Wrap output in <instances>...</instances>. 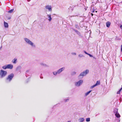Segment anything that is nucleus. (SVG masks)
<instances>
[{
	"instance_id": "f257e3e1",
	"label": "nucleus",
	"mask_w": 122,
	"mask_h": 122,
	"mask_svg": "<svg viewBox=\"0 0 122 122\" xmlns=\"http://www.w3.org/2000/svg\"><path fill=\"white\" fill-rule=\"evenodd\" d=\"M24 40L26 43L28 45L31 46L32 48H35L36 46L29 39L27 38H24Z\"/></svg>"
},
{
	"instance_id": "f03ea898",
	"label": "nucleus",
	"mask_w": 122,
	"mask_h": 122,
	"mask_svg": "<svg viewBox=\"0 0 122 122\" xmlns=\"http://www.w3.org/2000/svg\"><path fill=\"white\" fill-rule=\"evenodd\" d=\"M89 70H86L85 71L80 73L78 76V78L80 79L82 78L84 76H85L87 74L89 73Z\"/></svg>"
},
{
	"instance_id": "7ed1b4c3",
	"label": "nucleus",
	"mask_w": 122,
	"mask_h": 122,
	"mask_svg": "<svg viewBox=\"0 0 122 122\" xmlns=\"http://www.w3.org/2000/svg\"><path fill=\"white\" fill-rule=\"evenodd\" d=\"M14 76V74L11 73L8 75L6 78V81L7 82H9L12 80Z\"/></svg>"
},
{
	"instance_id": "20e7f679",
	"label": "nucleus",
	"mask_w": 122,
	"mask_h": 122,
	"mask_svg": "<svg viewBox=\"0 0 122 122\" xmlns=\"http://www.w3.org/2000/svg\"><path fill=\"white\" fill-rule=\"evenodd\" d=\"M7 72L6 71L1 70L0 71V78H3L6 76Z\"/></svg>"
},
{
	"instance_id": "39448f33",
	"label": "nucleus",
	"mask_w": 122,
	"mask_h": 122,
	"mask_svg": "<svg viewBox=\"0 0 122 122\" xmlns=\"http://www.w3.org/2000/svg\"><path fill=\"white\" fill-rule=\"evenodd\" d=\"M83 82V80H80L77 82H76L75 85L76 86H79L82 84Z\"/></svg>"
},
{
	"instance_id": "423d86ee",
	"label": "nucleus",
	"mask_w": 122,
	"mask_h": 122,
	"mask_svg": "<svg viewBox=\"0 0 122 122\" xmlns=\"http://www.w3.org/2000/svg\"><path fill=\"white\" fill-rule=\"evenodd\" d=\"M45 8L46 9L48 10L49 11H52L51 7L50 5H47L46 6Z\"/></svg>"
},
{
	"instance_id": "0eeeda50",
	"label": "nucleus",
	"mask_w": 122,
	"mask_h": 122,
	"mask_svg": "<svg viewBox=\"0 0 122 122\" xmlns=\"http://www.w3.org/2000/svg\"><path fill=\"white\" fill-rule=\"evenodd\" d=\"M65 68L64 67H62L57 70V71L58 73V74H59L61 73L62 71L64 70Z\"/></svg>"
},
{
	"instance_id": "6e6552de",
	"label": "nucleus",
	"mask_w": 122,
	"mask_h": 122,
	"mask_svg": "<svg viewBox=\"0 0 122 122\" xmlns=\"http://www.w3.org/2000/svg\"><path fill=\"white\" fill-rule=\"evenodd\" d=\"M7 69H11L13 68V66L12 64H9L7 65Z\"/></svg>"
},
{
	"instance_id": "1a4fd4ad",
	"label": "nucleus",
	"mask_w": 122,
	"mask_h": 122,
	"mask_svg": "<svg viewBox=\"0 0 122 122\" xmlns=\"http://www.w3.org/2000/svg\"><path fill=\"white\" fill-rule=\"evenodd\" d=\"M47 16L48 18V20L50 22L52 20V18L51 17V15L50 14H47Z\"/></svg>"
},
{
	"instance_id": "9d476101",
	"label": "nucleus",
	"mask_w": 122,
	"mask_h": 122,
	"mask_svg": "<svg viewBox=\"0 0 122 122\" xmlns=\"http://www.w3.org/2000/svg\"><path fill=\"white\" fill-rule=\"evenodd\" d=\"M73 30L79 36H81V34L80 32H79L78 30H76L74 29H73Z\"/></svg>"
},
{
	"instance_id": "9b49d317",
	"label": "nucleus",
	"mask_w": 122,
	"mask_h": 122,
	"mask_svg": "<svg viewBox=\"0 0 122 122\" xmlns=\"http://www.w3.org/2000/svg\"><path fill=\"white\" fill-rule=\"evenodd\" d=\"M17 59L16 58H15L12 61V62L14 64H16L17 62Z\"/></svg>"
},
{
	"instance_id": "f8f14e48",
	"label": "nucleus",
	"mask_w": 122,
	"mask_h": 122,
	"mask_svg": "<svg viewBox=\"0 0 122 122\" xmlns=\"http://www.w3.org/2000/svg\"><path fill=\"white\" fill-rule=\"evenodd\" d=\"M21 69V67L20 66H18L16 68V70L17 71H19L20 72V70Z\"/></svg>"
},
{
	"instance_id": "ddd939ff",
	"label": "nucleus",
	"mask_w": 122,
	"mask_h": 122,
	"mask_svg": "<svg viewBox=\"0 0 122 122\" xmlns=\"http://www.w3.org/2000/svg\"><path fill=\"white\" fill-rule=\"evenodd\" d=\"M40 64L42 66H43L44 67H47L48 66L46 64L43 63H40Z\"/></svg>"
},
{
	"instance_id": "4468645a",
	"label": "nucleus",
	"mask_w": 122,
	"mask_h": 122,
	"mask_svg": "<svg viewBox=\"0 0 122 122\" xmlns=\"http://www.w3.org/2000/svg\"><path fill=\"white\" fill-rule=\"evenodd\" d=\"M111 24V23L109 22H108L106 23V26L107 27H109Z\"/></svg>"
},
{
	"instance_id": "2eb2a0df",
	"label": "nucleus",
	"mask_w": 122,
	"mask_h": 122,
	"mask_svg": "<svg viewBox=\"0 0 122 122\" xmlns=\"http://www.w3.org/2000/svg\"><path fill=\"white\" fill-rule=\"evenodd\" d=\"M115 115L116 116L117 118L120 117V115L119 113L118 112L117 113L115 114Z\"/></svg>"
},
{
	"instance_id": "dca6fc26",
	"label": "nucleus",
	"mask_w": 122,
	"mask_h": 122,
	"mask_svg": "<svg viewBox=\"0 0 122 122\" xmlns=\"http://www.w3.org/2000/svg\"><path fill=\"white\" fill-rule=\"evenodd\" d=\"M4 25L5 27L8 28V23L4 22Z\"/></svg>"
},
{
	"instance_id": "f3484780",
	"label": "nucleus",
	"mask_w": 122,
	"mask_h": 122,
	"mask_svg": "<svg viewBox=\"0 0 122 122\" xmlns=\"http://www.w3.org/2000/svg\"><path fill=\"white\" fill-rule=\"evenodd\" d=\"M78 120L79 122H82L84 121V119L83 118H81L79 119Z\"/></svg>"
},
{
	"instance_id": "a211bd4d",
	"label": "nucleus",
	"mask_w": 122,
	"mask_h": 122,
	"mask_svg": "<svg viewBox=\"0 0 122 122\" xmlns=\"http://www.w3.org/2000/svg\"><path fill=\"white\" fill-rule=\"evenodd\" d=\"M91 90L90 91L87 92L86 93H85V96H87L91 92Z\"/></svg>"
},
{
	"instance_id": "6ab92c4d",
	"label": "nucleus",
	"mask_w": 122,
	"mask_h": 122,
	"mask_svg": "<svg viewBox=\"0 0 122 122\" xmlns=\"http://www.w3.org/2000/svg\"><path fill=\"white\" fill-rule=\"evenodd\" d=\"M114 112L115 114L117 113H118V109L117 108L115 109L114 110Z\"/></svg>"
},
{
	"instance_id": "aec40b11",
	"label": "nucleus",
	"mask_w": 122,
	"mask_h": 122,
	"mask_svg": "<svg viewBox=\"0 0 122 122\" xmlns=\"http://www.w3.org/2000/svg\"><path fill=\"white\" fill-rule=\"evenodd\" d=\"M2 68L3 69H7V65L4 66H2Z\"/></svg>"
},
{
	"instance_id": "412c9836",
	"label": "nucleus",
	"mask_w": 122,
	"mask_h": 122,
	"mask_svg": "<svg viewBox=\"0 0 122 122\" xmlns=\"http://www.w3.org/2000/svg\"><path fill=\"white\" fill-rule=\"evenodd\" d=\"M53 74L55 76H56L57 74H58L57 71L53 72Z\"/></svg>"
},
{
	"instance_id": "4be33fe9",
	"label": "nucleus",
	"mask_w": 122,
	"mask_h": 122,
	"mask_svg": "<svg viewBox=\"0 0 122 122\" xmlns=\"http://www.w3.org/2000/svg\"><path fill=\"white\" fill-rule=\"evenodd\" d=\"M100 82L99 81H97L96 83L95 84L96 86L100 84Z\"/></svg>"
},
{
	"instance_id": "5701e85b",
	"label": "nucleus",
	"mask_w": 122,
	"mask_h": 122,
	"mask_svg": "<svg viewBox=\"0 0 122 122\" xmlns=\"http://www.w3.org/2000/svg\"><path fill=\"white\" fill-rule=\"evenodd\" d=\"M122 87L120 89L119 91H118L117 92V94H120V93L121 91L122 90Z\"/></svg>"
},
{
	"instance_id": "b1692460",
	"label": "nucleus",
	"mask_w": 122,
	"mask_h": 122,
	"mask_svg": "<svg viewBox=\"0 0 122 122\" xmlns=\"http://www.w3.org/2000/svg\"><path fill=\"white\" fill-rule=\"evenodd\" d=\"M13 10H14V9H13L11 10H10L9 11H8V12L9 13H11L13 12Z\"/></svg>"
},
{
	"instance_id": "393cba45",
	"label": "nucleus",
	"mask_w": 122,
	"mask_h": 122,
	"mask_svg": "<svg viewBox=\"0 0 122 122\" xmlns=\"http://www.w3.org/2000/svg\"><path fill=\"white\" fill-rule=\"evenodd\" d=\"M78 56H79V57L81 58V57H83L84 56L82 54H80Z\"/></svg>"
},
{
	"instance_id": "a878e982",
	"label": "nucleus",
	"mask_w": 122,
	"mask_h": 122,
	"mask_svg": "<svg viewBox=\"0 0 122 122\" xmlns=\"http://www.w3.org/2000/svg\"><path fill=\"white\" fill-rule=\"evenodd\" d=\"M90 118H88L86 119V122H89L90 121Z\"/></svg>"
},
{
	"instance_id": "bb28decb",
	"label": "nucleus",
	"mask_w": 122,
	"mask_h": 122,
	"mask_svg": "<svg viewBox=\"0 0 122 122\" xmlns=\"http://www.w3.org/2000/svg\"><path fill=\"white\" fill-rule=\"evenodd\" d=\"M76 73V72L75 71H73L71 73V75H75Z\"/></svg>"
},
{
	"instance_id": "cd10ccee",
	"label": "nucleus",
	"mask_w": 122,
	"mask_h": 122,
	"mask_svg": "<svg viewBox=\"0 0 122 122\" xmlns=\"http://www.w3.org/2000/svg\"><path fill=\"white\" fill-rule=\"evenodd\" d=\"M96 86V85L95 84V85H93V86H92L91 87V88H93L94 87H95V86Z\"/></svg>"
},
{
	"instance_id": "c85d7f7f",
	"label": "nucleus",
	"mask_w": 122,
	"mask_h": 122,
	"mask_svg": "<svg viewBox=\"0 0 122 122\" xmlns=\"http://www.w3.org/2000/svg\"><path fill=\"white\" fill-rule=\"evenodd\" d=\"M71 54L73 55H76V53L75 52H72Z\"/></svg>"
},
{
	"instance_id": "c756f323",
	"label": "nucleus",
	"mask_w": 122,
	"mask_h": 122,
	"mask_svg": "<svg viewBox=\"0 0 122 122\" xmlns=\"http://www.w3.org/2000/svg\"><path fill=\"white\" fill-rule=\"evenodd\" d=\"M77 16H78L77 15H70V16H69V17H73Z\"/></svg>"
},
{
	"instance_id": "7c9ffc66",
	"label": "nucleus",
	"mask_w": 122,
	"mask_h": 122,
	"mask_svg": "<svg viewBox=\"0 0 122 122\" xmlns=\"http://www.w3.org/2000/svg\"><path fill=\"white\" fill-rule=\"evenodd\" d=\"M64 100L65 102H66L68 101L69 99H65Z\"/></svg>"
},
{
	"instance_id": "2f4dec72",
	"label": "nucleus",
	"mask_w": 122,
	"mask_h": 122,
	"mask_svg": "<svg viewBox=\"0 0 122 122\" xmlns=\"http://www.w3.org/2000/svg\"><path fill=\"white\" fill-rule=\"evenodd\" d=\"M88 55L90 57H93L90 54L88 53Z\"/></svg>"
},
{
	"instance_id": "473e14b6",
	"label": "nucleus",
	"mask_w": 122,
	"mask_h": 122,
	"mask_svg": "<svg viewBox=\"0 0 122 122\" xmlns=\"http://www.w3.org/2000/svg\"><path fill=\"white\" fill-rule=\"evenodd\" d=\"M84 52L86 54H87V55H88V53H87L86 51H84Z\"/></svg>"
},
{
	"instance_id": "72a5a7b5",
	"label": "nucleus",
	"mask_w": 122,
	"mask_h": 122,
	"mask_svg": "<svg viewBox=\"0 0 122 122\" xmlns=\"http://www.w3.org/2000/svg\"><path fill=\"white\" fill-rule=\"evenodd\" d=\"M121 50L122 52V45L121 46Z\"/></svg>"
},
{
	"instance_id": "f704fd0d",
	"label": "nucleus",
	"mask_w": 122,
	"mask_h": 122,
	"mask_svg": "<svg viewBox=\"0 0 122 122\" xmlns=\"http://www.w3.org/2000/svg\"><path fill=\"white\" fill-rule=\"evenodd\" d=\"M120 27L122 29V25L120 26Z\"/></svg>"
},
{
	"instance_id": "c9c22d12",
	"label": "nucleus",
	"mask_w": 122,
	"mask_h": 122,
	"mask_svg": "<svg viewBox=\"0 0 122 122\" xmlns=\"http://www.w3.org/2000/svg\"><path fill=\"white\" fill-rule=\"evenodd\" d=\"M75 27L76 28H77L78 25H75Z\"/></svg>"
},
{
	"instance_id": "e433bc0d",
	"label": "nucleus",
	"mask_w": 122,
	"mask_h": 122,
	"mask_svg": "<svg viewBox=\"0 0 122 122\" xmlns=\"http://www.w3.org/2000/svg\"><path fill=\"white\" fill-rule=\"evenodd\" d=\"M120 119L119 118L118 119V122H120Z\"/></svg>"
},
{
	"instance_id": "4c0bfd02",
	"label": "nucleus",
	"mask_w": 122,
	"mask_h": 122,
	"mask_svg": "<svg viewBox=\"0 0 122 122\" xmlns=\"http://www.w3.org/2000/svg\"><path fill=\"white\" fill-rule=\"evenodd\" d=\"M91 11H92V13H93V12H94V10H92V11L91 10Z\"/></svg>"
},
{
	"instance_id": "58836bf2",
	"label": "nucleus",
	"mask_w": 122,
	"mask_h": 122,
	"mask_svg": "<svg viewBox=\"0 0 122 122\" xmlns=\"http://www.w3.org/2000/svg\"><path fill=\"white\" fill-rule=\"evenodd\" d=\"M91 15L92 16L93 15V14L92 13H91Z\"/></svg>"
},
{
	"instance_id": "ea45409f",
	"label": "nucleus",
	"mask_w": 122,
	"mask_h": 122,
	"mask_svg": "<svg viewBox=\"0 0 122 122\" xmlns=\"http://www.w3.org/2000/svg\"><path fill=\"white\" fill-rule=\"evenodd\" d=\"M93 57V58H94V59H96V58L95 57Z\"/></svg>"
},
{
	"instance_id": "a19ab883",
	"label": "nucleus",
	"mask_w": 122,
	"mask_h": 122,
	"mask_svg": "<svg viewBox=\"0 0 122 122\" xmlns=\"http://www.w3.org/2000/svg\"><path fill=\"white\" fill-rule=\"evenodd\" d=\"M40 78L41 79H42L43 78V77H41Z\"/></svg>"
},
{
	"instance_id": "79ce46f5",
	"label": "nucleus",
	"mask_w": 122,
	"mask_h": 122,
	"mask_svg": "<svg viewBox=\"0 0 122 122\" xmlns=\"http://www.w3.org/2000/svg\"><path fill=\"white\" fill-rule=\"evenodd\" d=\"M121 98H119V100H120L121 101Z\"/></svg>"
},
{
	"instance_id": "37998d69",
	"label": "nucleus",
	"mask_w": 122,
	"mask_h": 122,
	"mask_svg": "<svg viewBox=\"0 0 122 122\" xmlns=\"http://www.w3.org/2000/svg\"><path fill=\"white\" fill-rule=\"evenodd\" d=\"M95 12H97V11H95Z\"/></svg>"
}]
</instances>
